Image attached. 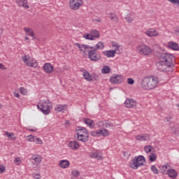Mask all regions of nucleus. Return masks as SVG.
Wrapping results in <instances>:
<instances>
[{"label":"nucleus","mask_w":179,"mask_h":179,"mask_svg":"<svg viewBox=\"0 0 179 179\" xmlns=\"http://www.w3.org/2000/svg\"><path fill=\"white\" fill-rule=\"evenodd\" d=\"M158 57L160 59L157 63L158 71L161 72H169L173 71L174 66V61L176 57L173 54L166 52H158Z\"/></svg>","instance_id":"nucleus-1"},{"label":"nucleus","mask_w":179,"mask_h":179,"mask_svg":"<svg viewBox=\"0 0 179 179\" xmlns=\"http://www.w3.org/2000/svg\"><path fill=\"white\" fill-rule=\"evenodd\" d=\"M159 85V78L156 76H146L142 79L141 86L144 90H153Z\"/></svg>","instance_id":"nucleus-2"},{"label":"nucleus","mask_w":179,"mask_h":179,"mask_svg":"<svg viewBox=\"0 0 179 179\" xmlns=\"http://www.w3.org/2000/svg\"><path fill=\"white\" fill-rule=\"evenodd\" d=\"M38 109L40 110L45 115H48L52 109V104L50 100H42L37 105Z\"/></svg>","instance_id":"nucleus-3"},{"label":"nucleus","mask_w":179,"mask_h":179,"mask_svg":"<svg viewBox=\"0 0 179 179\" xmlns=\"http://www.w3.org/2000/svg\"><path fill=\"white\" fill-rule=\"evenodd\" d=\"M145 157L143 155L134 157L131 160V163H130L131 169H133V170H138L139 166H143V162H145Z\"/></svg>","instance_id":"nucleus-4"},{"label":"nucleus","mask_w":179,"mask_h":179,"mask_svg":"<svg viewBox=\"0 0 179 179\" xmlns=\"http://www.w3.org/2000/svg\"><path fill=\"white\" fill-rule=\"evenodd\" d=\"M136 50L141 55H150L152 54V48L143 44L138 45Z\"/></svg>","instance_id":"nucleus-5"},{"label":"nucleus","mask_w":179,"mask_h":179,"mask_svg":"<svg viewBox=\"0 0 179 179\" xmlns=\"http://www.w3.org/2000/svg\"><path fill=\"white\" fill-rule=\"evenodd\" d=\"M112 47H115L116 50H105L102 52L103 55L107 57V58H114L115 57V54H117V52L118 51V48H120V44H113Z\"/></svg>","instance_id":"nucleus-6"},{"label":"nucleus","mask_w":179,"mask_h":179,"mask_svg":"<svg viewBox=\"0 0 179 179\" xmlns=\"http://www.w3.org/2000/svg\"><path fill=\"white\" fill-rule=\"evenodd\" d=\"M88 58H90L91 61H100V59H101V55L97 52L96 50L92 49L88 51Z\"/></svg>","instance_id":"nucleus-7"},{"label":"nucleus","mask_w":179,"mask_h":179,"mask_svg":"<svg viewBox=\"0 0 179 179\" xmlns=\"http://www.w3.org/2000/svg\"><path fill=\"white\" fill-rule=\"evenodd\" d=\"M110 83L113 85H118L124 82V76L120 74H113L110 78Z\"/></svg>","instance_id":"nucleus-8"},{"label":"nucleus","mask_w":179,"mask_h":179,"mask_svg":"<svg viewBox=\"0 0 179 179\" xmlns=\"http://www.w3.org/2000/svg\"><path fill=\"white\" fill-rule=\"evenodd\" d=\"M85 135L82 134V133H76L77 135V141H80V142L86 143L89 142V131L85 130Z\"/></svg>","instance_id":"nucleus-9"},{"label":"nucleus","mask_w":179,"mask_h":179,"mask_svg":"<svg viewBox=\"0 0 179 179\" xmlns=\"http://www.w3.org/2000/svg\"><path fill=\"white\" fill-rule=\"evenodd\" d=\"M43 69L45 73L51 74L54 71V66L51 65V63H45L43 66Z\"/></svg>","instance_id":"nucleus-10"},{"label":"nucleus","mask_w":179,"mask_h":179,"mask_svg":"<svg viewBox=\"0 0 179 179\" xmlns=\"http://www.w3.org/2000/svg\"><path fill=\"white\" fill-rule=\"evenodd\" d=\"M22 61L26 64L27 66H30L31 68H37L38 65L37 62H31L29 61V59L26 55L22 57Z\"/></svg>","instance_id":"nucleus-11"},{"label":"nucleus","mask_w":179,"mask_h":179,"mask_svg":"<svg viewBox=\"0 0 179 179\" xmlns=\"http://www.w3.org/2000/svg\"><path fill=\"white\" fill-rule=\"evenodd\" d=\"M124 104L127 108H134V107H136V101L134 99H126Z\"/></svg>","instance_id":"nucleus-12"},{"label":"nucleus","mask_w":179,"mask_h":179,"mask_svg":"<svg viewBox=\"0 0 179 179\" xmlns=\"http://www.w3.org/2000/svg\"><path fill=\"white\" fill-rule=\"evenodd\" d=\"M145 33L148 37H156V36H159V32L155 29H149Z\"/></svg>","instance_id":"nucleus-13"},{"label":"nucleus","mask_w":179,"mask_h":179,"mask_svg":"<svg viewBox=\"0 0 179 179\" xmlns=\"http://www.w3.org/2000/svg\"><path fill=\"white\" fill-rule=\"evenodd\" d=\"M166 174L170 177V178L176 179L177 178V176H178V173L176 171V169H168Z\"/></svg>","instance_id":"nucleus-14"},{"label":"nucleus","mask_w":179,"mask_h":179,"mask_svg":"<svg viewBox=\"0 0 179 179\" xmlns=\"http://www.w3.org/2000/svg\"><path fill=\"white\" fill-rule=\"evenodd\" d=\"M103 48H104V43L101 41L98 42V43L95 45L94 47H90V50H95V51H97L99 50H103Z\"/></svg>","instance_id":"nucleus-15"},{"label":"nucleus","mask_w":179,"mask_h":179,"mask_svg":"<svg viewBox=\"0 0 179 179\" xmlns=\"http://www.w3.org/2000/svg\"><path fill=\"white\" fill-rule=\"evenodd\" d=\"M16 2L19 6H22V8H25L26 9H29V8H30L27 0H16Z\"/></svg>","instance_id":"nucleus-16"},{"label":"nucleus","mask_w":179,"mask_h":179,"mask_svg":"<svg viewBox=\"0 0 179 179\" xmlns=\"http://www.w3.org/2000/svg\"><path fill=\"white\" fill-rule=\"evenodd\" d=\"M24 30L25 31L27 36L32 37L33 40L36 39V36H34V31H33L31 28L24 27Z\"/></svg>","instance_id":"nucleus-17"},{"label":"nucleus","mask_w":179,"mask_h":179,"mask_svg":"<svg viewBox=\"0 0 179 179\" xmlns=\"http://www.w3.org/2000/svg\"><path fill=\"white\" fill-rule=\"evenodd\" d=\"M69 148H71L72 150L79 149V143L76 141H70L68 144Z\"/></svg>","instance_id":"nucleus-18"},{"label":"nucleus","mask_w":179,"mask_h":179,"mask_svg":"<svg viewBox=\"0 0 179 179\" xmlns=\"http://www.w3.org/2000/svg\"><path fill=\"white\" fill-rule=\"evenodd\" d=\"M71 164V162L68 159H62L59 161V167L62 169H68V166Z\"/></svg>","instance_id":"nucleus-19"},{"label":"nucleus","mask_w":179,"mask_h":179,"mask_svg":"<svg viewBox=\"0 0 179 179\" xmlns=\"http://www.w3.org/2000/svg\"><path fill=\"white\" fill-rule=\"evenodd\" d=\"M168 45L169 48H171V50H173V51H178L179 50L178 43L176 42H169Z\"/></svg>","instance_id":"nucleus-20"},{"label":"nucleus","mask_w":179,"mask_h":179,"mask_svg":"<svg viewBox=\"0 0 179 179\" xmlns=\"http://www.w3.org/2000/svg\"><path fill=\"white\" fill-rule=\"evenodd\" d=\"M83 4L80 3H69V7L72 9V10H78Z\"/></svg>","instance_id":"nucleus-21"},{"label":"nucleus","mask_w":179,"mask_h":179,"mask_svg":"<svg viewBox=\"0 0 179 179\" xmlns=\"http://www.w3.org/2000/svg\"><path fill=\"white\" fill-rule=\"evenodd\" d=\"M84 122L85 124H86V125H88V127H90V128H94V121L89 119V118H87V119H85L84 120Z\"/></svg>","instance_id":"nucleus-22"},{"label":"nucleus","mask_w":179,"mask_h":179,"mask_svg":"<svg viewBox=\"0 0 179 179\" xmlns=\"http://www.w3.org/2000/svg\"><path fill=\"white\" fill-rule=\"evenodd\" d=\"M31 159L34 160L35 163H37V164H40V162L43 161V158L37 155H32Z\"/></svg>","instance_id":"nucleus-23"},{"label":"nucleus","mask_w":179,"mask_h":179,"mask_svg":"<svg viewBox=\"0 0 179 179\" xmlns=\"http://www.w3.org/2000/svg\"><path fill=\"white\" fill-rule=\"evenodd\" d=\"M170 131L173 135H179V128L176 125L171 127Z\"/></svg>","instance_id":"nucleus-24"},{"label":"nucleus","mask_w":179,"mask_h":179,"mask_svg":"<svg viewBox=\"0 0 179 179\" xmlns=\"http://www.w3.org/2000/svg\"><path fill=\"white\" fill-rule=\"evenodd\" d=\"M83 76L85 80H87V82H92V77L90 73L85 71L83 73Z\"/></svg>","instance_id":"nucleus-25"},{"label":"nucleus","mask_w":179,"mask_h":179,"mask_svg":"<svg viewBox=\"0 0 179 179\" xmlns=\"http://www.w3.org/2000/svg\"><path fill=\"white\" fill-rule=\"evenodd\" d=\"M136 139L137 141H147L148 140V134H138L136 136Z\"/></svg>","instance_id":"nucleus-26"},{"label":"nucleus","mask_w":179,"mask_h":179,"mask_svg":"<svg viewBox=\"0 0 179 179\" xmlns=\"http://www.w3.org/2000/svg\"><path fill=\"white\" fill-rule=\"evenodd\" d=\"M5 135L10 139V141H16V136L13 132L5 131Z\"/></svg>","instance_id":"nucleus-27"},{"label":"nucleus","mask_w":179,"mask_h":179,"mask_svg":"<svg viewBox=\"0 0 179 179\" xmlns=\"http://www.w3.org/2000/svg\"><path fill=\"white\" fill-rule=\"evenodd\" d=\"M109 19L113 20V22H115V23H118V16H117V14H115V13H109Z\"/></svg>","instance_id":"nucleus-28"},{"label":"nucleus","mask_w":179,"mask_h":179,"mask_svg":"<svg viewBox=\"0 0 179 179\" xmlns=\"http://www.w3.org/2000/svg\"><path fill=\"white\" fill-rule=\"evenodd\" d=\"M91 35L92 36L93 38H99V37H100V33L96 29L91 30Z\"/></svg>","instance_id":"nucleus-29"},{"label":"nucleus","mask_w":179,"mask_h":179,"mask_svg":"<svg viewBox=\"0 0 179 179\" xmlns=\"http://www.w3.org/2000/svg\"><path fill=\"white\" fill-rule=\"evenodd\" d=\"M111 72V68L108 66H103V69H101L102 73H110Z\"/></svg>","instance_id":"nucleus-30"},{"label":"nucleus","mask_w":179,"mask_h":179,"mask_svg":"<svg viewBox=\"0 0 179 179\" xmlns=\"http://www.w3.org/2000/svg\"><path fill=\"white\" fill-rule=\"evenodd\" d=\"M152 150H155V148L152 147V145H145L144 147V151L145 152V153H150Z\"/></svg>","instance_id":"nucleus-31"},{"label":"nucleus","mask_w":179,"mask_h":179,"mask_svg":"<svg viewBox=\"0 0 179 179\" xmlns=\"http://www.w3.org/2000/svg\"><path fill=\"white\" fill-rule=\"evenodd\" d=\"M85 131H88L86 128L83 127H78L77 129V134L82 133V135H85Z\"/></svg>","instance_id":"nucleus-32"},{"label":"nucleus","mask_w":179,"mask_h":179,"mask_svg":"<svg viewBox=\"0 0 179 179\" xmlns=\"http://www.w3.org/2000/svg\"><path fill=\"white\" fill-rule=\"evenodd\" d=\"M167 165L159 166V170L162 174H167Z\"/></svg>","instance_id":"nucleus-33"},{"label":"nucleus","mask_w":179,"mask_h":179,"mask_svg":"<svg viewBox=\"0 0 179 179\" xmlns=\"http://www.w3.org/2000/svg\"><path fill=\"white\" fill-rule=\"evenodd\" d=\"M99 135H102V136H108V130H107L106 129L99 130Z\"/></svg>","instance_id":"nucleus-34"},{"label":"nucleus","mask_w":179,"mask_h":179,"mask_svg":"<svg viewBox=\"0 0 179 179\" xmlns=\"http://www.w3.org/2000/svg\"><path fill=\"white\" fill-rule=\"evenodd\" d=\"M83 38H85L86 40H91L93 41L94 40V38H93V36L90 34H85L83 35Z\"/></svg>","instance_id":"nucleus-35"},{"label":"nucleus","mask_w":179,"mask_h":179,"mask_svg":"<svg viewBox=\"0 0 179 179\" xmlns=\"http://www.w3.org/2000/svg\"><path fill=\"white\" fill-rule=\"evenodd\" d=\"M150 162H156V159H157V156H156V154L152 153L149 156Z\"/></svg>","instance_id":"nucleus-36"},{"label":"nucleus","mask_w":179,"mask_h":179,"mask_svg":"<svg viewBox=\"0 0 179 179\" xmlns=\"http://www.w3.org/2000/svg\"><path fill=\"white\" fill-rule=\"evenodd\" d=\"M55 111H57V113H61V111H64V106L62 105H58L55 108Z\"/></svg>","instance_id":"nucleus-37"},{"label":"nucleus","mask_w":179,"mask_h":179,"mask_svg":"<svg viewBox=\"0 0 179 179\" xmlns=\"http://www.w3.org/2000/svg\"><path fill=\"white\" fill-rule=\"evenodd\" d=\"M106 128H111L113 129V128H115V123L107 122V123H106Z\"/></svg>","instance_id":"nucleus-38"},{"label":"nucleus","mask_w":179,"mask_h":179,"mask_svg":"<svg viewBox=\"0 0 179 179\" xmlns=\"http://www.w3.org/2000/svg\"><path fill=\"white\" fill-rule=\"evenodd\" d=\"M169 2H171L172 5H174L175 6H177L179 8V0H168Z\"/></svg>","instance_id":"nucleus-39"},{"label":"nucleus","mask_w":179,"mask_h":179,"mask_svg":"<svg viewBox=\"0 0 179 179\" xmlns=\"http://www.w3.org/2000/svg\"><path fill=\"white\" fill-rule=\"evenodd\" d=\"M92 157H93V159H97L98 160H100V159H101V157L100 156V155H99V153L97 152H94L92 155Z\"/></svg>","instance_id":"nucleus-40"},{"label":"nucleus","mask_w":179,"mask_h":179,"mask_svg":"<svg viewBox=\"0 0 179 179\" xmlns=\"http://www.w3.org/2000/svg\"><path fill=\"white\" fill-rule=\"evenodd\" d=\"M151 171H152V173H154L155 174H159V169H157V168H156V166L152 165L151 166Z\"/></svg>","instance_id":"nucleus-41"},{"label":"nucleus","mask_w":179,"mask_h":179,"mask_svg":"<svg viewBox=\"0 0 179 179\" xmlns=\"http://www.w3.org/2000/svg\"><path fill=\"white\" fill-rule=\"evenodd\" d=\"M71 175L73 177H79L80 176V173L77 170H73V171H71Z\"/></svg>","instance_id":"nucleus-42"},{"label":"nucleus","mask_w":179,"mask_h":179,"mask_svg":"<svg viewBox=\"0 0 179 179\" xmlns=\"http://www.w3.org/2000/svg\"><path fill=\"white\" fill-rule=\"evenodd\" d=\"M74 45H76V47H78L81 52H83V44L80 45V43H74Z\"/></svg>","instance_id":"nucleus-43"},{"label":"nucleus","mask_w":179,"mask_h":179,"mask_svg":"<svg viewBox=\"0 0 179 179\" xmlns=\"http://www.w3.org/2000/svg\"><path fill=\"white\" fill-rule=\"evenodd\" d=\"M125 20H127V22H128V23H131V22H132V20H134V18H132V17H131V14H128L125 17Z\"/></svg>","instance_id":"nucleus-44"},{"label":"nucleus","mask_w":179,"mask_h":179,"mask_svg":"<svg viewBox=\"0 0 179 179\" xmlns=\"http://www.w3.org/2000/svg\"><path fill=\"white\" fill-rule=\"evenodd\" d=\"M5 170H6L5 165L0 164V174H3V173H5Z\"/></svg>","instance_id":"nucleus-45"},{"label":"nucleus","mask_w":179,"mask_h":179,"mask_svg":"<svg viewBox=\"0 0 179 179\" xmlns=\"http://www.w3.org/2000/svg\"><path fill=\"white\" fill-rule=\"evenodd\" d=\"M71 3H80L83 5V0H70Z\"/></svg>","instance_id":"nucleus-46"},{"label":"nucleus","mask_w":179,"mask_h":179,"mask_svg":"<svg viewBox=\"0 0 179 179\" xmlns=\"http://www.w3.org/2000/svg\"><path fill=\"white\" fill-rule=\"evenodd\" d=\"M20 92L21 94H23L24 96H25V94H27V91L23 87H21L20 88Z\"/></svg>","instance_id":"nucleus-47"},{"label":"nucleus","mask_w":179,"mask_h":179,"mask_svg":"<svg viewBox=\"0 0 179 179\" xmlns=\"http://www.w3.org/2000/svg\"><path fill=\"white\" fill-rule=\"evenodd\" d=\"M91 135L92 136H100V131H91Z\"/></svg>","instance_id":"nucleus-48"},{"label":"nucleus","mask_w":179,"mask_h":179,"mask_svg":"<svg viewBox=\"0 0 179 179\" xmlns=\"http://www.w3.org/2000/svg\"><path fill=\"white\" fill-rule=\"evenodd\" d=\"M127 83L129 85H134V83H135V80H134V78H128Z\"/></svg>","instance_id":"nucleus-49"},{"label":"nucleus","mask_w":179,"mask_h":179,"mask_svg":"<svg viewBox=\"0 0 179 179\" xmlns=\"http://www.w3.org/2000/svg\"><path fill=\"white\" fill-rule=\"evenodd\" d=\"M27 138H28V141L29 142H33L34 141V138H36L35 136H34L33 135H29V136H27Z\"/></svg>","instance_id":"nucleus-50"},{"label":"nucleus","mask_w":179,"mask_h":179,"mask_svg":"<svg viewBox=\"0 0 179 179\" xmlns=\"http://www.w3.org/2000/svg\"><path fill=\"white\" fill-rule=\"evenodd\" d=\"M92 80H99V75L92 74Z\"/></svg>","instance_id":"nucleus-51"},{"label":"nucleus","mask_w":179,"mask_h":179,"mask_svg":"<svg viewBox=\"0 0 179 179\" xmlns=\"http://www.w3.org/2000/svg\"><path fill=\"white\" fill-rule=\"evenodd\" d=\"M36 142H38V145H43V141L40 138H36Z\"/></svg>","instance_id":"nucleus-52"},{"label":"nucleus","mask_w":179,"mask_h":179,"mask_svg":"<svg viewBox=\"0 0 179 179\" xmlns=\"http://www.w3.org/2000/svg\"><path fill=\"white\" fill-rule=\"evenodd\" d=\"M174 33L175 34H176V36H179V27L176 28V29L174 30Z\"/></svg>","instance_id":"nucleus-53"},{"label":"nucleus","mask_w":179,"mask_h":179,"mask_svg":"<svg viewBox=\"0 0 179 179\" xmlns=\"http://www.w3.org/2000/svg\"><path fill=\"white\" fill-rule=\"evenodd\" d=\"M34 178L40 179L41 178L40 174H38V173L34 174Z\"/></svg>","instance_id":"nucleus-54"},{"label":"nucleus","mask_w":179,"mask_h":179,"mask_svg":"<svg viewBox=\"0 0 179 179\" xmlns=\"http://www.w3.org/2000/svg\"><path fill=\"white\" fill-rule=\"evenodd\" d=\"M0 69H6V67H5V66L3 65V64L0 63Z\"/></svg>","instance_id":"nucleus-55"},{"label":"nucleus","mask_w":179,"mask_h":179,"mask_svg":"<svg viewBox=\"0 0 179 179\" xmlns=\"http://www.w3.org/2000/svg\"><path fill=\"white\" fill-rule=\"evenodd\" d=\"M83 47L84 50H87V48H90V46H89L87 45H85V44H83Z\"/></svg>","instance_id":"nucleus-56"},{"label":"nucleus","mask_w":179,"mask_h":179,"mask_svg":"<svg viewBox=\"0 0 179 179\" xmlns=\"http://www.w3.org/2000/svg\"><path fill=\"white\" fill-rule=\"evenodd\" d=\"M14 96H15V97H17V98L20 97V94H19V93H17V92H14Z\"/></svg>","instance_id":"nucleus-57"},{"label":"nucleus","mask_w":179,"mask_h":179,"mask_svg":"<svg viewBox=\"0 0 179 179\" xmlns=\"http://www.w3.org/2000/svg\"><path fill=\"white\" fill-rule=\"evenodd\" d=\"M15 162L16 163H20V158H15Z\"/></svg>","instance_id":"nucleus-58"},{"label":"nucleus","mask_w":179,"mask_h":179,"mask_svg":"<svg viewBox=\"0 0 179 179\" xmlns=\"http://www.w3.org/2000/svg\"><path fill=\"white\" fill-rule=\"evenodd\" d=\"M3 33V29L0 27V37L2 36Z\"/></svg>","instance_id":"nucleus-59"},{"label":"nucleus","mask_w":179,"mask_h":179,"mask_svg":"<svg viewBox=\"0 0 179 179\" xmlns=\"http://www.w3.org/2000/svg\"><path fill=\"white\" fill-rule=\"evenodd\" d=\"M29 131H30L31 132H36V130H34V129H29Z\"/></svg>","instance_id":"nucleus-60"},{"label":"nucleus","mask_w":179,"mask_h":179,"mask_svg":"<svg viewBox=\"0 0 179 179\" xmlns=\"http://www.w3.org/2000/svg\"><path fill=\"white\" fill-rule=\"evenodd\" d=\"M169 121H170V120H169V117H166V118H165V122H169Z\"/></svg>","instance_id":"nucleus-61"},{"label":"nucleus","mask_w":179,"mask_h":179,"mask_svg":"<svg viewBox=\"0 0 179 179\" xmlns=\"http://www.w3.org/2000/svg\"><path fill=\"white\" fill-rule=\"evenodd\" d=\"M2 107H3V106L0 103V110L2 108Z\"/></svg>","instance_id":"nucleus-62"},{"label":"nucleus","mask_w":179,"mask_h":179,"mask_svg":"<svg viewBox=\"0 0 179 179\" xmlns=\"http://www.w3.org/2000/svg\"><path fill=\"white\" fill-rule=\"evenodd\" d=\"M25 40L29 41L30 39L29 38V37L25 36Z\"/></svg>","instance_id":"nucleus-63"},{"label":"nucleus","mask_w":179,"mask_h":179,"mask_svg":"<svg viewBox=\"0 0 179 179\" xmlns=\"http://www.w3.org/2000/svg\"><path fill=\"white\" fill-rule=\"evenodd\" d=\"M66 124H69V121L66 120Z\"/></svg>","instance_id":"nucleus-64"}]
</instances>
